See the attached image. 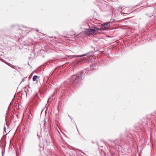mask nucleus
<instances>
[{"instance_id": "1", "label": "nucleus", "mask_w": 156, "mask_h": 156, "mask_svg": "<svg viewBox=\"0 0 156 156\" xmlns=\"http://www.w3.org/2000/svg\"><path fill=\"white\" fill-rule=\"evenodd\" d=\"M99 29L96 27H92L90 28H86L84 31L85 34L87 35L95 34L98 31Z\"/></svg>"}, {"instance_id": "2", "label": "nucleus", "mask_w": 156, "mask_h": 156, "mask_svg": "<svg viewBox=\"0 0 156 156\" xmlns=\"http://www.w3.org/2000/svg\"><path fill=\"white\" fill-rule=\"evenodd\" d=\"M111 23L110 22H108L102 24L100 29V30H105L110 26Z\"/></svg>"}, {"instance_id": "3", "label": "nucleus", "mask_w": 156, "mask_h": 156, "mask_svg": "<svg viewBox=\"0 0 156 156\" xmlns=\"http://www.w3.org/2000/svg\"><path fill=\"white\" fill-rule=\"evenodd\" d=\"M84 76H82V74H81L80 76H77L75 77H73L72 80L73 81V82H76V81L79 82L80 80H82Z\"/></svg>"}, {"instance_id": "4", "label": "nucleus", "mask_w": 156, "mask_h": 156, "mask_svg": "<svg viewBox=\"0 0 156 156\" xmlns=\"http://www.w3.org/2000/svg\"><path fill=\"white\" fill-rule=\"evenodd\" d=\"M122 10L121 12V14H126L129 11V8H121Z\"/></svg>"}, {"instance_id": "5", "label": "nucleus", "mask_w": 156, "mask_h": 156, "mask_svg": "<svg viewBox=\"0 0 156 156\" xmlns=\"http://www.w3.org/2000/svg\"><path fill=\"white\" fill-rule=\"evenodd\" d=\"M113 143L116 145H119L121 144V141L120 140L116 139Z\"/></svg>"}, {"instance_id": "6", "label": "nucleus", "mask_w": 156, "mask_h": 156, "mask_svg": "<svg viewBox=\"0 0 156 156\" xmlns=\"http://www.w3.org/2000/svg\"><path fill=\"white\" fill-rule=\"evenodd\" d=\"M68 37L69 38H73L75 37L74 34H67Z\"/></svg>"}, {"instance_id": "7", "label": "nucleus", "mask_w": 156, "mask_h": 156, "mask_svg": "<svg viewBox=\"0 0 156 156\" xmlns=\"http://www.w3.org/2000/svg\"><path fill=\"white\" fill-rule=\"evenodd\" d=\"M87 55L86 54H84L82 55H74L73 56V57H82L83 56H85Z\"/></svg>"}, {"instance_id": "8", "label": "nucleus", "mask_w": 156, "mask_h": 156, "mask_svg": "<svg viewBox=\"0 0 156 156\" xmlns=\"http://www.w3.org/2000/svg\"><path fill=\"white\" fill-rule=\"evenodd\" d=\"M17 31L18 33H19L20 35H21L23 33V31L22 30L19 29L17 30Z\"/></svg>"}, {"instance_id": "9", "label": "nucleus", "mask_w": 156, "mask_h": 156, "mask_svg": "<svg viewBox=\"0 0 156 156\" xmlns=\"http://www.w3.org/2000/svg\"><path fill=\"white\" fill-rule=\"evenodd\" d=\"M4 63H5L6 64H7L9 66H10V67H11L12 68H14V66L12 65V64L10 63H7V62H3Z\"/></svg>"}, {"instance_id": "10", "label": "nucleus", "mask_w": 156, "mask_h": 156, "mask_svg": "<svg viewBox=\"0 0 156 156\" xmlns=\"http://www.w3.org/2000/svg\"><path fill=\"white\" fill-rule=\"evenodd\" d=\"M38 76L36 75H34L33 78V81H36V79L37 78Z\"/></svg>"}, {"instance_id": "11", "label": "nucleus", "mask_w": 156, "mask_h": 156, "mask_svg": "<svg viewBox=\"0 0 156 156\" xmlns=\"http://www.w3.org/2000/svg\"><path fill=\"white\" fill-rule=\"evenodd\" d=\"M24 90L25 93H26V95L27 94V92L28 91V88H27V87H25L24 88Z\"/></svg>"}, {"instance_id": "12", "label": "nucleus", "mask_w": 156, "mask_h": 156, "mask_svg": "<svg viewBox=\"0 0 156 156\" xmlns=\"http://www.w3.org/2000/svg\"><path fill=\"white\" fill-rule=\"evenodd\" d=\"M27 78V77H25L24 78H23V79H22V81L21 82H23L24 81V80L26 79Z\"/></svg>"}, {"instance_id": "13", "label": "nucleus", "mask_w": 156, "mask_h": 156, "mask_svg": "<svg viewBox=\"0 0 156 156\" xmlns=\"http://www.w3.org/2000/svg\"><path fill=\"white\" fill-rule=\"evenodd\" d=\"M4 131H5V132H6V130H5V129H6V127H5H5H4Z\"/></svg>"}, {"instance_id": "14", "label": "nucleus", "mask_w": 156, "mask_h": 156, "mask_svg": "<svg viewBox=\"0 0 156 156\" xmlns=\"http://www.w3.org/2000/svg\"><path fill=\"white\" fill-rule=\"evenodd\" d=\"M35 30H36V31H37V32H38V31H39V29H36Z\"/></svg>"}, {"instance_id": "15", "label": "nucleus", "mask_w": 156, "mask_h": 156, "mask_svg": "<svg viewBox=\"0 0 156 156\" xmlns=\"http://www.w3.org/2000/svg\"><path fill=\"white\" fill-rule=\"evenodd\" d=\"M80 151H81V152H82L83 153V154H84V155H85V153H84V152H82V151L81 150H80Z\"/></svg>"}, {"instance_id": "16", "label": "nucleus", "mask_w": 156, "mask_h": 156, "mask_svg": "<svg viewBox=\"0 0 156 156\" xmlns=\"http://www.w3.org/2000/svg\"><path fill=\"white\" fill-rule=\"evenodd\" d=\"M15 37H19L18 35H15Z\"/></svg>"}, {"instance_id": "17", "label": "nucleus", "mask_w": 156, "mask_h": 156, "mask_svg": "<svg viewBox=\"0 0 156 156\" xmlns=\"http://www.w3.org/2000/svg\"><path fill=\"white\" fill-rule=\"evenodd\" d=\"M53 72H51L50 73V75H52V74H53Z\"/></svg>"}, {"instance_id": "18", "label": "nucleus", "mask_w": 156, "mask_h": 156, "mask_svg": "<svg viewBox=\"0 0 156 156\" xmlns=\"http://www.w3.org/2000/svg\"><path fill=\"white\" fill-rule=\"evenodd\" d=\"M44 125H45V122L44 123Z\"/></svg>"}, {"instance_id": "19", "label": "nucleus", "mask_w": 156, "mask_h": 156, "mask_svg": "<svg viewBox=\"0 0 156 156\" xmlns=\"http://www.w3.org/2000/svg\"><path fill=\"white\" fill-rule=\"evenodd\" d=\"M37 136H39L38 135H37Z\"/></svg>"}, {"instance_id": "20", "label": "nucleus", "mask_w": 156, "mask_h": 156, "mask_svg": "<svg viewBox=\"0 0 156 156\" xmlns=\"http://www.w3.org/2000/svg\"><path fill=\"white\" fill-rule=\"evenodd\" d=\"M37 136H39L38 135H37Z\"/></svg>"}, {"instance_id": "21", "label": "nucleus", "mask_w": 156, "mask_h": 156, "mask_svg": "<svg viewBox=\"0 0 156 156\" xmlns=\"http://www.w3.org/2000/svg\"><path fill=\"white\" fill-rule=\"evenodd\" d=\"M69 117H70L69 116Z\"/></svg>"}]
</instances>
